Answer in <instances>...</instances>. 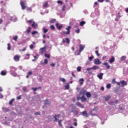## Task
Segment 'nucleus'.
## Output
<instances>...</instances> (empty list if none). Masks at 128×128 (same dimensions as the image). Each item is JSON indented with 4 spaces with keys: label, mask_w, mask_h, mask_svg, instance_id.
I'll use <instances>...</instances> for the list:
<instances>
[{
    "label": "nucleus",
    "mask_w": 128,
    "mask_h": 128,
    "mask_svg": "<svg viewBox=\"0 0 128 128\" xmlns=\"http://www.w3.org/2000/svg\"><path fill=\"white\" fill-rule=\"evenodd\" d=\"M100 67L96 66H94L91 68H87L86 70L88 72L89 74H92V72L90 71V70H98Z\"/></svg>",
    "instance_id": "f257e3e1"
},
{
    "label": "nucleus",
    "mask_w": 128,
    "mask_h": 128,
    "mask_svg": "<svg viewBox=\"0 0 128 128\" xmlns=\"http://www.w3.org/2000/svg\"><path fill=\"white\" fill-rule=\"evenodd\" d=\"M72 28V26H68V28H66L68 31L66 32H62V34H70V29Z\"/></svg>",
    "instance_id": "f03ea898"
},
{
    "label": "nucleus",
    "mask_w": 128,
    "mask_h": 128,
    "mask_svg": "<svg viewBox=\"0 0 128 128\" xmlns=\"http://www.w3.org/2000/svg\"><path fill=\"white\" fill-rule=\"evenodd\" d=\"M20 6L22 7V10H26V4L24 3V2L22 0H21L20 2Z\"/></svg>",
    "instance_id": "7ed1b4c3"
},
{
    "label": "nucleus",
    "mask_w": 128,
    "mask_h": 128,
    "mask_svg": "<svg viewBox=\"0 0 128 128\" xmlns=\"http://www.w3.org/2000/svg\"><path fill=\"white\" fill-rule=\"evenodd\" d=\"M20 58V56L19 55H16L14 57V60L15 62H19Z\"/></svg>",
    "instance_id": "20e7f679"
},
{
    "label": "nucleus",
    "mask_w": 128,
    "mask_h": 128,
    "mask_svg": "<svg viewBox=\"0 0 128 128\" xmlns=\"http://www.w3.org/2000/svg\"><path fill=\"white\" fill-rule=\"evenodd\" d=\"M94 64H102V62H100L98 58L94 60Z\"/></svg>",
    "instance_id": "39448f33"
},
{
    "label": "nucleus",
    "mask_w": 128,
    "mask_h": 128,
    "mask_svg": "<svg viewBox=\"0 0 128 128\" xmlns=\"http://www.w3.org/2000/svg\"><path fill=\"white\" fill-rule=\"evenodd\" d=\"M62 44H66H66H70V39L68 38H66V40H64V38H63L62 40Z\"/></svg>",
    "instance_id": "423d86ee"
},
{
    "label": "nucleus",
    "mask_w": 128,
    "mask_h": 128,
    "mask_svg": "<svg viewBox=\"0 0 128 128\" xmlns=\"http://www.w3.org/2000/svg\"><path fill=\"white\" fill-rule=\"evenodd\" d=\"M46 46L40 49V52L41 54H42L44 52H46Z\"/></svg>",
    "instance_id": "0eeeda50"
},
{
    "label": "nucleus",
    "mask_w": 128,
    "mask_h": 128,
    "mask_svg": "<svg viewBox=\"0 0 128 128\" xmlns=\"http://www.w3.org/2000/svg\"><path fill=\"white\" fill-rule=\"evenodd\" d=\"M60 116V114H58L57 115H55L54 116V122H58V118Z\"/></svg>",
    "instance_id": "6e6552de"
},
{
    "label": "nucleus",
    "mask_w": 128,
    "mask_h": 128,
    "mask_svg": "<svg viewBox=\"0 0 128 128\" xmlns=\"http://www.w3.org/2000/svg\"><path fill=\"white\" fill-rule=\"evenodd\" d=\"M56 28H57L58 30H62V28L63 26H62V24L60 25V24L56 23Z\"/></svg>",
    "instance_id": "1a4fd4ad"
},
{
    "label": "nucleus",
    "mask_w": 128,
    "mask_h": 128,
    "mask_svg": "<svg viewBox=\"0 0 128 128\" xmlns=\"http://www.w3.org/2000/svg\"><path fill=\"white\" fill-rule=\"evenodd\" d=\"M76 105L77 106H78L79 108H84V104H82L80 102H76Z\"/></svg>",
    "instance_id": "9d476101"
},
{
    "label": "nucleus",
    "mask_w": 128,
    "mask_h": 128,
    "mask_svg": "<svg viewBox=\"0 0 128 128\" xmlns=\"http://www.w3.org/2000/svg\"><path fill=\"white\" fill-rule=\"evenodd\" d=\"M87 92L86 90H82V91L80 92V94H82V96H86Z\"/></svg>",
    "instance_id": "9b49d317"
},
{
    "label": "nucleus",
    "mask_w": 128,
    "mask_h": 128,
    "mask_svg": "<svg viewBox=\"0 0 128 128\" xmlns=\"http://www.w3.org/2000/svg\"><path fill=\"white\" fill-rule=\"evenodd\" d=\"M120 84H122V86H128V82L124 80L120 81Z\"/></svg>",
    "instance_id": "f8f14e48"
},
{
    "label": "nucleus",
    "mask_w": 128,
    "mask_h": 128,
    "mask_svg": "<svg viewBox=\"0 0 128 128\" xmlns=\"http://www.w3.org/2000/svg\"><path fill=\"white\" fill-rule=\"evenodd\" d=\"M81 114H82L83 116H86V118H88V112L86 110H84L82 112H81Z\"/></svg>",
    "instance_id": "ddd939ff"
},
{
    "label": "nucleus",
    "mask_w": 128,
    "mask_h": 128,
    "mask_svg": "<svg viewBox=\"0 0 128 128\" xmlns=\"http://www.w3.org/2000/svg\"><path fill=\"white\" fill-rule=\"evenodd\" d=\"M114 60L115 58L114 57V56H112L110 59L108 61L110 64H112V62H114Z\"/></svg>",
    "instance_id": "4468645a"
},
{
    "label": "nucleus",
    "mask_w": 128,
    "mask_h": 128,
    "mask_svg": "<svg viewBox=\"0 0 128 128\" xmlns=\"http://www.w3.org/2000/svg\"><path fill=\"white\" fill-rule=\"evenodd\" d=\"M7 73L6 70H3L0 72V74L1 76H6Z\"/></svg>",
    "instance_id": "2eb2a0df"
},
{
    "label": "nucleus",
    "mask_w": 128,
    "mask_h": 128,
    "mask_svg": "<svg viewBox=\"0 0 128 128\" xmlns=\"http://www.w3.org/2000/svg\"><path fill=\"white\" fill-rule=\"evenodd\" d=\"M32 28H34V30L36 28V27L38 26V24L36 23V22H34L32 24Z\"/></svg>",
    "instance_id": "dca6fc26"
},
{
    "label": "nucleus",
    "mask_w": 128,
    "mask_h": 128,
    "mask_svg": "<svg viewBox=\"0 0 128 128\" xmlns=\"http://www.w3.org/2000/svg\"><path fill=\"white\" fill-rule=\"evenodd\" d=\"M84 80L83 78H80L79 80V82H80V86H82V84H84Z\"/></svg>",
    "instance_id": "f3484780"
},
{
    "label": "nucleus",
    "mask_w": 128,
    "mask_h": 128,
    "mask_svg": "<svg viewBox=\"0 0 128 128\" xmlns=\"http://www.w3.org/2000/svg\"><path fill=\"white\" fill-rule=\"evenodd\" d=\"M104 76V74L103 73H100V74H98L97 75L98 78L100 80H102V76Z\"/></svg>",
    "instance_id": "a211bd4d"
},
{
    "label": "nucleus",
    "mask_w": 128,
    "mask_h": 128,
    "mask_svg": "<svg viewBox=\"0 0 128 128\" xmlns=\"http://www.w3.org/2000/svg\"><path fill=\"white\" fill-rule=\"evenodd\" d=\"M44 104H48L49 106H50V102L48 100L46 99L44 102Z\"/></svg>",
    "instance_id": "6ab92c4d"
},
{
    "label": "nucleus",
    "mask_w": 128,
    "mask_h": 128,
    "mask_svg": "<svg viewBox=\"0 0 128 128\" xmlns=\"http://www.w3.org/2000/svg\"><path fill=\"white\" fill-rule=\"evenodd\" d=\"M32 72L30 71L28 72L27 75L26 76V78H30V76H32Z\"/></svg>",
    "instance_id": "aec40b11"
},
{
    "label": "nucleus",
    "mask_w": 128,
    "mask_h": 128,
    "mask_svg": "<svg viewBox=\"0 0 128 128\" xmlns=\"http://www.w3.org/2000/svg\"><path fill=\"white\" fill-rule=\"evenodd\" d=\"M84 46H82V44H80L79 52H82V50H84Z\"/></svg>",
    "instance_id": "412c9836"
},
{
    "label": "nucleus",
    "mask_w": 128,
    "mask_h": 128,
    "mask_svg": "<svg viewBox=\"0 0 128 128\" xmlns=\"http://www.w3.org/2000/svg\"><path fill=\"white\" fill-rule=\"evenodd\" d=\"M104 66H106L107 70H110V64H108V62H105L103 64Z\"/></svg>",
    "instance_id": "4be33fe9"
},
{
    "label": "nucleus",
    "mask_w": 128,
    "mask_h": 128,
    "mask_svg": "<svg viewBox=\"0 0 128 128\" xmlns=\"http://www.w3.org/2000/svg\"><path fill=\"white\" fill-rule=\"evenodd\" d=\"M110 98H111L110 96H108L104 97L105 102H108V100H109L110 99Z\"/></svg>",
    "instance_id": "5701e85b"
},
{
    "label": "nucleus",
    "mask_w": 128,
    "mask_h": 128,
    "mask_svg": "<svg viewBox=\"0 0 128 128\" xmlns=\"http://www.w3.org/2000/svg\"><path fill=\"white\" fill-rule=\"evenodd\" d=\"M86 98H90V96H92V94L90 92H86Z\"/></svg>",
    "instance_id": "b1692460"
},
{
    "label": "nucleus",
    "mask_w": 128,
    "mask_h": 128,
    "mask_svg": "<svg viewBox=\"0 0 128 128\" xmlns=\"http://www.w3.org/2000/svg\"><path fill=\"white\" fill-rule=\"evenodd\" d=\"M86 96H82L81 97V102H86Z\"/></svg>",
    "instance_id": "393cba45"
},
{
    "label": "nucleus",
    "mask_w": 128,
    "mask_h": 128,
    "mask_svg": "<svg viewBox=\"0 0 128 128\" xmlns=\"http://www.w3.org/2000/svg\"><path fill=\"white\" fill-rule=\"evenodd\" d=\"M84 24H86L85 21H81L80 23V26H84Z\"/></svg>",
    "instance_id": "a878e982"
},
{
    "label": "nucleus",
    "mask_w": 128,
    "mask_h": 128,
    "mask_svg": "<svg viewBox=\"0 0 128 128\" xmlns=\"http://www.w3.org/2000/svg\"><path fill=\"white\" fill-rule=\"evenodd\" d=\"M2 110L5 112H8V110H8V108L6 107L2 108Z\"/></svg>",
    "instance_id": "bb28decb"
},
{
    "label": "nucleus",
    "mask_w": 128,
    "mask_h": 128,
    "mask_svg": "<svg viewBox=\"0 0 128 128\" xmlns=\"http://www.w3.org/2000/svg\"><path fill=\"white\" fill-rule=\"evenodd\" d=\"M56 22V20L53 18L50 20V24H54Z\"/></svg>",
    "instance_id": "cd10ccee"
},
{
    "label": "nucleus",
    "mask_w": 128,
    "mask_h": 128,
    "mask_svg": "<svg viewBox=\"0 0 128 128\" xmlns=\"http://www.w3.org/2000/svg\"><path fill=\"white\" fill-rule=\"evenodd\" d=\"M42 30H43L44 34H46V32H48V30L46 28H43Z\"/></svg>",
    "instance_id": "c85d7f7f"
},
{
    "label": "nucleus",
    "mask_w": 128,
    "mask_h": 128,
    "mask_svg": "<svg viewBox=\"0 0 128 128\" xmlns=\"http://www.w3.org/2000/svg\"><path fill=\"white\" fill-rule=\"evenodd\" d=\"M126 56H122L120 58V60L124 62V60H126Z\"/></svg>",
    "instance_id": "c756f323"
},
{
    "label": "nucleus",
    "mask_w": 128,
    "mask_h": 128,
    "mask_svg": "<svg viewBox=\"0 0 128 128\" xmlns=\"http://www.w3.org/2000/svg\"><path fill=\"white\" fill-rule=\"evenodd\" d=\"M62 120H58V124L60 126H62Z\"/></svg>",
    "instance_id": "7c9ffc66"
},
{
    "label": "nucleus",
    "mask_w": 128,
    "mask_h": 128,
    "mask_svg": "<svg viewBox=\"0 0 128 128\" xmlns=\"http://www.w3.org/2000/svg\"><path fill=\"white\" fill-rule=\"evenodd\" d=\"M31 30H32V28L28 27V29L26 30V32L28 34H30V32Z\"/></svg>",
    "instance_id": "2f4dec72"
},
{
    "label": "nucleus",
    "mask_w": 128,
    "mask_h": 128,
    "mask_svg": "<svg viewBox=\"0 0 128 128\" xmlns=\"http://www.w3.org/2000/svg\"><path fill=\"white\" fill-rule=\"evenodd\" d=\"M31 34L32 36H34V34H38V31H33L32 32Z\"/></svg>",
    "instance_id": "473e14b6"
},
{
    "label": "nucleus",
    "mask_w": 128,
    "mask_h": 128,
    "mask_svg": "<svg viewBox=\"0 0 128 128\" xmlns=\"http://www.w3.org/2000/svg\"><path fill=\"white\" fill-rule=\"evenodd\" d=\"M44 56L45 58H50V54H45Z\"/></svg>",
    "instance_id": "72a5a7b5"
},
{
    "label": "nucleus",
    "mask_w": 128,
    "mask_h": 128,
    "mask_svg": "<svg viewBox=\"0 0 128 128\" xmlns=\"http://www.w3.org/2000/svg\"><path fill=\"white\" fill-rule=\"evenodd\" d=\"M48 2H45V3L43 5V6L44 8H48Z\"/></svg>",
    "instance_id": "f704fd0d"
},
{
    "label": "nucleus",
    "mask_w": 128,
    "mask_h": 128,
    "mask_svg": "<svg viewBox=\"0 0 128 128\" xmlns=\"http://www.w3.org/2000/svg\"><path fill=\"white\" fill-rule=\"evenodd\" d=\"M110 88H112V84H108L106 85V88L110 89Z\"/></svg>",
    "instance_id": "c9c22d12"
},
{
    "label": "nucleus",
    "mask_w": 128,
    "mask_h": 128,
    "mask_svg": "<svg viewBox=\"0 0 128 128\" xmlns=\"http://www.w3.org/2000/svg\"><path fill=\"white\" fill-rule=\"evenodd\" d=\"M14 98H12V99L10 102H9V104H10V106H12V102H14Z\"/></svg>",
    "instance_id": "e433bc0d"
},
{
    "label": "nucleus",
    "mask_w": 128,
    "mask_h": 128,
    "mask_svg": "<svg viewBox=\"0 0 128 128\" xmlns=\"http://www.w3.org/2000/svg\"><path fill=\"white\" fill-rule=\"evenodd\" d=\"M66 4H64L62 6V12H64V10H66Z\"/></svg>",
    "instance_id": "4c0bfd02"
},
{
    "label": "nucleus",
    "mask_w": 128,
    "mask_h": 128,
    "mask_svg": "<svg viewBox=\"0 0 128 128\" xmlns=\"http://www.w3.org/2000/svg\"><path fill=\"white\" fill-rule=\"evenodd\" d=\"M18 37L17 36H14L13 38V40H14L15 42H16V40H18Z\"/></svg>",
    "instance_id": "58836bf2"
},
{
    "label": "nucleus",
    "mask_w": 128,
    "mask_h": 128,
    "mask_svg": "<svg viewBox=\"0 0 128 128\" xmlns=\"http://www.w3.org/2000/svg\"><path fill=\"white\" fill-rule=\"evenodd\" d=\"M60 82H66V79H64V78H60Z\"/></svg>",
    "instance_id": "ea45409f"
},
{
    "label": "nucleus",
    "mask_w": 128,
    "mask_h": 128,
    "mask_svg": "<svg viewBox=\"0 0 128 128\" xmlns=\"http://www.w3.org/2000/svg\"><path fill=\"white\" fill-rule=\"evenodd\" d=\"M74 114L76 115V116H78V111L75 110L74 112Z\"/></svg>",
    "instance_id": "a19ab883"
},
{
    "label": "nucleus",
    "mask_w": 128,
    "mask_h": 128,
    "mask_svg": "<svg viewBox=\"0 0 128 128\" xmlns=\"http://www.w3.org/2000/svg\"><path fill=\"white\" fill-rule=\"evenodd\" d=\"M95 53L96 54L97 56H100V54L98 53V50H96Z\"/></svg>",
    "instance_id": "79ce46f5"
},
{
    "label": "nucleus",
    "mask_w": 128,
    "mask_h": 128,
    "mask_svg": "<svg viewBox=\"0 0 128 128\" xmlns=\"http://www.w3.org/2000/svg\"><path fill=\"white\" fill-rule=\"evenodd\" d=\"M82 71V68L80 66H78L77 68V72H81Z\"/></svg>",
    "instance_id": "37998d69"
},
{
    "label": "nucleus",
    "mask_w": 128,
    "mask_h": 128,
    "mask_svg": "<svg viewBox=\"0 0 128 128\" xmlns=\"http://www.w3.org/2000/svg\"><path fill=\"white\" fill-rule=\"evenodd\" d=\"M11 70H16V68L14 66L10 67Z\"/></svg>",
    "instance_id": "c03bdc74"
},
{
    "label": "nucleus",
    "mask_w": 128,
    "mask_h": 128,
    "mask_svg": "<svg viewBox=\"0 0 128 128\" xmlns=\"http://www.w3.org/2000/svg\"><path fill=\"white\" fill-rule=\"evenodd\" d=\"M8 50H10V44H8Z\"/></svg>",
    "instance_id": "a18cd8bd"
},
{
    "label": "nucleus",
    "mask_w": 128,
    "mask_h": 128,
    "mask_svg": "<svg viewBox=\"0 0 128 128\" xmlns=\"http://www.w3.org/2000/svg\"><path fill=\"white\" fill-rule=\"evenodd\" d=\"M48 59L44 60V64H48Z\"/></svg>",
    "instance_id": "49530a36"
},
{
    "label": "nucleus",
    "mask_w": 128,
    "mask_h": 128,
    "mask_svg": "<svg viewBox=\"0 0 128 128\" xmlns=\"http://www.w3.org/2000/svg\"><path fill=\"white\" fill-rule=\"evenodd\" d=\"M65 89L66 90H69L70 89V84H68L65 86Z\"/></svg>",
    "instance_id": "de8ad7c7"
},
{
    "label": "nucleus",
    "mask_w": 128,
    "mask_h": 128,
    "mask_svg": "<svg viewBox=\"0 0 128 128\" xmlns=\"http://www.w3.org/2000/svg\"><path fill=\"white\" fill-rule=\"evenodd\" d=\"M70 106H71V108H76V106H74V104H71Z\"/></svg>",
    "instance_id": "09e8293b"
},
{
    "label": "nucleus",
    "mask_w": 128,
    "mask_h": 128,
    "mask_svg": "<svg viewBox=\"0 0 128 128\" xmlns=\"http://www.w3.org/2000/svg\"><path fill=\"white\" fill-rule=\"evenodd\" d=\"M40 112H37L35 113V116H40Z\"/></svg>",
    "instance_id": "8fccbe9b"
},
{
    "label": "nucleus",
    "mask_w": 128,
    "mask_h": 128,
    "mask_svg": "<svg viewBox=\"0 0 128 128\" xmlns=\"http://www.w3.org/2000/svg\"><path fill=\"white\" fill-rule=\"evenodd\" d=\"M50 28L52 29V30H55V28H56L54 27V25H52V26H50Z\"/></svg>",
    "instance_id": "3c124183"
},
{
    "label": "nucleus",
    "mask_w": 128,
    "mask_h": 128,
    "mask_svg": "<svg viewBox=\"0 0 128 128\" xmlns=\"http://www.w3.org/2000/svg\"><path fill=\"white\" fill-rule=\"evenodd\" d=\"M58 4H60L61 6H62V4H64V3L62 2V1H60V0H58Z\"/></svg>",
    "instance_id": "603ef678"
},
{
    "label": "nucleus",
    "mask_w": 128,
    "mask_h": 128,
    "mask_svg": "<svg viewBox=\"0 0 128 128\" xmlns=\"http://www.w3.org/2000/svg\"><path fill=\"white\" fill-rule=\"evenodd\" d=\"M74 110H76V108H72L71 110H70V112H74Z\"/></svg>",
    "instance_id": "864d4df0"
},
{
    "label": "nucleus",
    "mask_w": 128,
    "mask_h": 128,
    "mask_svg": "<svg viewBox=\"0 0 128 128\" xmlns=\"http://www.w3.org/2000/svg\"><path fill=\"white\" fill-rule=\"evenodd\" d=\"M93 58H94V56H90L88 58L89 60H92Z\"/></svg>",
    "instance_id": "5fc2aeb1"
},
{
    "label": "nucleus",
    "mask_w": 128,
    "mask_h": 128,
    "mask_svg": "<svg viewBox=\"0 0 128 128\" xmlns=\"http://www.w3.org/2000/svg\"><path fill=\"white\" fill-rule=\"evenodd\" d=\"M26 10L28 12H32V9L30 8H27Z\"/></svg>",
    "instance_id": "6e6d98bb"
},
{
    "label": "nucleus",
    "mask_w": 128,
    "mask_h": 128,
    "mask_svg": "<svg viewBox=\"0 0 128 128\" xmlns=\"http://www.w3.org/2000/svg\"><path fill=\"white\" fill-rule=\"evenodd\" d=\"M112 84H116V79H113L112 81Z\"/></svg>",
    "instance_id": "4d7b16f0"
},
{
    "label": "nucleus",
    "mask_w": 128,
    "mask_h": 128,
    "mask_svg": "<svg viewBox=\"0 0 128 128\" xmlns=\"http://www.w3.org/2000/svg\"><path fill=\"white\" fill-rule=\"evenodd\" d=\"M16 99L18 100H22V96H18L16 98Z\"/></svg>",
    "instance_id": "13d9d810"
},
{
    "label": "nucleus",
    "mask_w": 128,
    "mask_h": 128,
    "mask_svg": "<svg viewBox=\"0 0 128 128\" xmlns=\"http://www.w3.org/2000/svg\"><path fill=\"white\" fill-rule=\"evenodd\" d=\"M27 22H28V24H32V20H27Z\"/></svg>",
    "instance_id": "bf43d9fd"
},
{
    "label": "nucleus",
    "mask_w": 128,
    "mask_h": 128,
    "mask_svg": "<svg viewBox=\"0 0 128 128\" xmlns=\"http://www.w3.org/2000/svg\"><path fill=\"white\" fill-rule=\"evenodd\" d=\"M30 50H33V48H34V45L33 44L30 45Z\"/></svg>",
    "instance_id": "052dcab7"
},
{
    "label": "nucleus",
    "mask_w": 128,
    "mask_h": 128,
    "mask_svg": "<svg viewBox=\"0 0 128 128\" xmlns=\"http://www.w3.org/2000/svg\"><path fill=\"white\" fill-rule=\"evenodd\" d=\"M82 100V97L78 96L77 97V100Z\"/></svg>",
    "instance_id": "680f3d73"
},
{
    "label": "nucleus",
    "mask_w": 128,
    "mask_h": 128,
    "mask_svg": "<svg viewBox=\"0 0 128 128\" xmlns=\"http://www.w3.org/2000/svg\"><path fill=\"white\" fill-rule=\"evenodd\" d=\"M80 29H78V30H76V34H80Z\"/></svg>",
    "instance_id": "e2e57ef3"
},
{
    "label": "nucleus",
    "mask_w": 128,
    "mask_h": 128,
    "mask_svg": "<svg viewBox=\"0 0 128 128\" xmlns=\"http://www.w3.org/2000/svg\"><path fill=\"white\" fill-rule=\"evenodd\" d=\"M74 126H78V122H74Z\"/></svg>",
    "instance_id": "0e129e2a"
},
{
    "label": "nucleus",
    "mask_w": 128,
    "mask_h": 128,
    "mask_svg": "<svg viewBox=\"0 0 128 128\" xmlns=\"http://www.w3.org/2000/svg\"><path fill=\"white\" fill-rule=\"evenodd\" d=\"M32 90L34 92H36V90H38V88H32Z\"/></svg>",
    "instance_id": "69168bd1"
},
{
    "label": "nucleus",
    "mask_w": 128,
    "mask_h": 128,
    "mask_svg": "<svg viewBox=\"0 0 128 128\" xmlns=\"http://www.w3.org/2000/svg\"><path fill=\"white\" fill-rule=\"evenodd\" d=\"M23 90H24V92H26V88L24 87L23 88Z\"/></svg>",
    "instance_id": "338daca9"
},
{
    "label": "nucleus",
    "mask_w": 128,
    "mask_h": 128,
    "mask_svg": "<svg viewBox=\"0 0 128 128\" xmlns=\"http://www.w3.org/2000/svg\"><path fill=\"white\" fill-rule=\"evenodd\" d=\"M50 66H56V64L52 63V64H50Z\"/></svg>",
    "instance_id": "774afa93"
}]
</instances>
